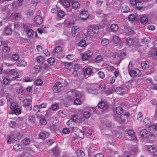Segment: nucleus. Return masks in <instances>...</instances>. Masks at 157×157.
<instances>
[{
	"label": "nucleus",
	"mask_w": 157,
	"mask_h": 157,
	"mask_svg": "<svg viewBox=\"0 0 157 157\" xmlns=\"http://www.w3.org/2000/svg\"><path fill=\"white\" fill-rule=\"evenodd\" d=\"M80 6V4L77 2H74L72 4V6L73 9H78Z\"/></svg>",
	"instance_id": "2f4dec72"
},
{
	"label": "nucleus",
	"mask_w": 157,
	"mask_h": 157,
	"mask_svg": "<svg viewBox=\"0 0 157 157\" xmlns=\"http://www.w3.org/2000/svg\"><path fill=\"white\" fill-rule=\"evenodd\" d=\"M88 13V12L87 11L85 10L82 11L80 13L81 14L82 16H84L85 17H81V19L83 20H85L87 19L89 16Z\"/></svg>",
	"instance_id": "1a4fd4ad"
},
{
	"label": "nucleus",
	"mask_w": 157,
	"mask_h": 157,
	"mask_svg": "<svg viewBox=\"0 0 157 157\" xmlns=\"http://www.w3.org/2000/svg\"><path fill=\"white\" fill-rule=\"evenodd\" d=\"M26 32L28 36L30 37L32 36L34 33L32 29H30L27 30Z\"/></svg>",
	"instance_id": "72a5a7b5"
},
{
	"label": "nucleus",
	"mask_w": 157,
	"mask_h": 157,
	"mask_svg": "<svg viewBox=\"0 0 157 157\" xmlns=\"http://www.w3.org/2000/svg\"><path fill=\"white\" fill-rule=\"evenodd\" d=\"M23 73L21 71L19 72H15L13 73L12 75L13 76H15L14 78H18L21 77Z\"/></svg>",
	"instance_id": "f3484780"
},
{
	"label": "nucleus",
	"mask_w": 157,
	"mask_h": 157,
	"mask_svg": "<svg viewBox=\"0 0 157 157\" xmlns=\"http://www.w3.org/2000/svg\"><path fill=\"white\" fill-rule=\"evenodd\" d=\"M7 143L8 144H10L11 142L15 141V138H12L10 135H8L7 136Z\"/></svg>",
	"instance_id": "bb28decb"
},
{
	"label": "nucleus",
	"mask_w": 157,
	"mask_h": 157,
	"mask_svg": "<svg viewBox=\"0 0 157 157\" xmlns=\"http://www.w3.org/2000/svg\"><path fill=\"white\" fill-rule=\"evenodd\" d=\"M18 107V105L16 103H13L10 105V109L13 111Z\"/></svg>",
	"instance_id": "ea45409f"
},
{
	"label": "nucleus",
	"mask_w": 157,
	"mask_h": 157,
	"mask_svg": "<svg viewBox=\"0 0 157 157\" xmlns=\"http://www.w3.org/2000/svg\"><path fill=\"white\" fill-rule=\"evenodd\" d=\"M112 40L114 43H117L120 41V38L117 36H114L113 37Z\"/></svg>",
	"instance_id": "e433bc0d"
},
{
	"label": "nucleus",
	"mask_w": 157,
	"mask_h": 157,
	"mask_svg": "<svg viewBox=\"0 0 157 157\" xmlns=\"http://www.w3.org/2000/svg\"><path fill=\"white\" fill-rule=\"evenodd\" d=\"M150 120L147 118H145L143 121L144 124L146 127H147L151 124Z\"/></svg>",
	"instance_id": "aec40b11"
},
{
	"label": "nucleus",
	"mask_w": 157,
	"mask_h": 157,
	"mask_svg": "<svg viewBox=\"0 0 157 157\" xmlns=\"http://www.w3.org/2000/svg\"><path fill=\"white\" fill-rule=\"evenodd\" d=\"M99 31V28L98 26L88 27L87 28V35L88 37L91 38L97 34Z\"/></svg>",
	"instance_id": "f257e3e1"
},
{
	"label": "nucleus",
	"mask_w": 157,
	"mask_h": 157,
	"mask_svg": "<svg viewBox=\"0 0 157 157\" xmlns=\"http://www.w3.org/2000/svg\"><path fill=\"white\" fill-rule=\"evenodd\" d=\"M14 18L16 20H19L20 17V14L18 13H15L14 14Z\"/></svg>",
	"instance_id": "338daca9"
},
{
	"label": "nucleus",
	"mask_w": 157,
	"mask_h": 157,
	"mask_svg": "<svg viewBox=\"0 0 157 157\" xmlns=\"http://www.w3.org/2000/svg\"><path fill=\"white\" fill-rule=\"evenodd\" d=\"M51 121L52 124V126L54 127H56L58 124V121L56 118L55 117H52L51 119Z\"/></svg>",
	"instance_id": "4468645a"
},
{
	"label": "nucleus",
	"mask_w": 157,
	"mask_h": 157,
	"mask_svg": "<svg viewBox=\"0 0 157 157\" xmlns=\"http://www.w3.org/2000/svg\"><path fill=\"white\" fill-rule=\"evenodd\" d=\"M140 21L141 24L144 25L148 22V19L146 17H142L140 18Z\"/></svg>",
	"instance_id": "c756f323"
},
{
	"label": "nucleus",
	"mask_w": 157,
	"mask_h": 157,
	"mask_svg": "<svg viewBox=\"0 0 157 157\" xmlns=\"http://www.w3.org/2000/svg\"><path fill=\"white\" fill-rule=\"evenodd\" d=\"M12 57L15 60H17L19 58V55L16 54H14L13 55Z\"/></svg>",
	"instance_id": "0e129e2a"
},
{
	"label": "nucleus",
	"mask_w": 157,
	"mask_h": 157,
	"mask_svg": "<svg viewBox=\"0 0 157 157\" xmlns=\"http://www.w3.org/2000/svg\"><path fill=\"white\" fill-rule=\"evenodd\" d=\"M105 106V103L103 101H101L98 105V107L100 109L103 108Z\"/></svg>",
	"instance_id": "a18cd8bd"
},
{
	"label": "nucleus",
	"mask_w": 157,
	"mask_h": 157,
	"mask_svg": "<svg viewBox=\"0 0 157 157\" xmlns=\"http://www.w3.org/2000/svg\"><path fill=\"white\" fill-rule=\"evenodd\" d=\"M76 153L78 156L83 157L85 155L84 153L81 150H77L76 151Z\"/></svg>",
	"instance_id": "4be33fe9"
},
{
	"label": "nucleus",
	"mask_w": 157,
	"mask_h": 157,
	"mask_svg": "<svg viewBox=\"0 0 157 157\" xmlns=\"http://www.w3.org/2000/svg\"><path fill=\"white\" fill-rule=\"evenodd\" d=\"M65 67L67 69H70L71 68V64L70 63H65L64 64Z\"/></svg>",
	"instance_id": "09e8293b"
},
{
	"label": "nucleus",
	"mask_w": 157,
	"mask_h": 157,
	"mask_svg": "<svg viewBox=\"0 0 157 157\" xmlns=\"http://www.w3.org/2000/svg\"><path fill=\"white\" fill-rule=\"evenodd\" d=\"M98 75L99 77L101 79H103L105 77V74L103 72L99 71L98 73Z\"/></svg>",
	"instance_id": "bf43d9fd"
},
{
	"label": "nucleus",
	"mask_w": 157,
	"mask_h": 157,
	"mask_svg": "<svg viewBox=\"0 0 157 157\" xmlns=\"http://www.w3.org/2000/svg\"><path fill=\"white\" fill-rule=\"evenodd\" d=\"M130 2L132 6H134L136 4V9L137 10H140L142 9V6H137V4L138 5L139 4H141L140 2H138L136 3V0H130Z\"/></svg>",
	"instance_id": "9d476101"
},
{
	"label": "nucleus",
	"mask_w": 157,
	"mask_h": 157,
	"mask_svg": "<svg viewBox=\"0 0 157 157\" xmlns=\"http://www.w3.org/2000/svg\"><path fill=\"white\" fill-rule=\"evenodd\" d=\"M90 115V113L88 111H86L83 113V117L85 118H88Z\"/></svg>",
	"instance_id": "c03bdc74"
},
{
	"label": "nucleus",
	"mask_w": 157,
	"mask_h": 157,
	"mask_svg": "<svg viewBox=\"0 0 157 157\" xmlns=\"http://www.w3.org/2000/svg\"><path fill=\"white\" fill-rule=\"evenodd\" d=\"M109 40L108 39L105 38H102L101 40V43L102 45L105 46L107 45L108 44H109Z\"/></svg>",
	"instance_id": "5701e85b"
},
{
	"label": "nucleus",
	"mask_w": 157,
	"mask_h": 157,
	"mask_svg": "<svg viewBox=\"0 0 157 157\" xmlns=\"http://www.w3.org/2000/svg\"><path fill=\"white\" fill-rule=\"evenodd\" d=\"M39 135L40 139L44 140L46 138V136L48 135V134L47 132H42L40 133Z\"/></svg>",
	"instance_id": "b1692460"
},
{
	"label": "nucleus",
	"mask_w": 157,
	"mask_h": 157,
	"mask_svg": "<svg viewBox=\"0 0 157 157\" xmlns=\"http://www.w3.org/2000/svg\"><path fill=\"white\" fill-rule=\"evenodd\" d=\"M119 57V53L117 52H114L112 54V57L114 60H117L119 63L121 62V59Z\"/></svg>",
	"instance_id": "0eeeda50"
},
{
	"label": "nucleus",
	"mask_w": 157,
	"mask_h": 157,
	"mask_svg": "<svg viewBox=\"0 0 157 157\" xmlns=\"http://www.w3.org/2000/svg\"><path fill=\"white\" fill-rule=\"evenodd\" d=\"M126 56V54L125 52H122L121 53H119V57H120V59H121V62L122 60L123 59L124 57Z\"/></svg>",
	"instance_id": "e2e57ef3"
},
{
	"label": "nucleus",
	"mask_w": 157,
	"mask_h": 157,
	"mask_svg": "<svg viewBox=\"0 0 157 157\" xmlns=\"http://www.w3.org/2000/svg\"><path fill=\"white\" fill-rule=\"evenodd\" d=\"M62 51V48L60 46H58L55 47L54 50L53 51V53L54 54L59 53Z\"/></svg>",
	"instance_id": "6ab92c4d"
},
{
	"label": "nucleus",
	"mask_w": 157,
	"mask_h": 157,
	"mask_svg": "<svg viewBox=\"0 0 157 157\" xmlns=\"http://www.w3.org/2000/svg\"><path fill=\"white\" fill-rule=\"evenodd\" d=\"M30 140L28 138L24 139L22 141V142H23V144L25 145L29 144L30 143Z\"/></svg>",
	"instance_id": "4c0bfd02"
},
{
	"label": "nucleus",
	"mask_w": 157,
	"mask_h": 157,
	"mask_svg": "<svg viewBox=\"0 0 157 157\" xmlns=\"http://www.w3.org/2000/svg\"><path fill=\"white\" fill-rule=\"evenodd\" d=\"M36 60L38 62L40 63H42L44 61L43 57L41 56H38Z\"/></svg>",
	"instance_id": "37998d69"
},
{
	"label": "nucleus",
	"mask_w": 157,
	"mask_h": 157,
	"mask_svg": "<svg viewBox=\"0 0 157 157\" xmlns=\"http://www.w3.org/2000/svg\"><path fill=\"white\" fill-rule=\"evenodd\" d=\"M116 113L118 115L121 114L123 112V109L120 107H117L116 108Z\"/></svg>",
	"instance_id": "f704fd0d"
},
{
	"label": "nucleus",
	"mask_w": 157,
	"mask_h": 157,
	"mask_svg": "<svg viewBox=\"0 0 157 157\" xmlns=\"http://www.w3.org/2000/svg\"><path fill=\"white\" fill-rule=\"evenodd\" d=\"M40 123L41 125H45L47 122L45 119L44 118H41L40 120Z\"/></svg>",
	"instance_id": "13d9d810"
},
{
	"label": "nucleus",
	"mask_w": 157,
	"mask_h": 157,
	"mask_svg": "<svg viewBox=\"0 0 157 157\" xmlns=\"http://www.w3.org/2000/svg\"><path fill=\"white\" fill-rule=\"evenodd\" d=\"M35 82L37 86H41L43 84V81L40 79H37L35 81Z\"/></svg>",
	"instance_id": "79ce46f5"
},
{
	"label": "nucleus",
	"mask_w": 157,
	"mask_h": 157,
	"mask_svg": "<svg viewBox=\"0 0 157 157\" xmlns=\"http://www.w3.org/2000/svg\"><path fill=\"white\" fill-rule=\"evenodd\" d=\"M64 12L62 10L59 11L58 13V15L60 18H62L64 16Z\"/></svg>",
	"instance_id": "603ef678"
},
{
	"label": "nucleus",
	"mask_w": 157,
	"mask_h": 157,
	"mask_svg": "<svg viewBox=\"0 0 157 157\" xmlns=\"http://www.w3.org/2000/svg\"><path fill=\"white\" fill-rule=\"evenodd\" d=\"M24 105L26 108V109L29 110H30L32 109V106L30 104L31 101L28 99H25L24 100Z\"/></svg>",
	"instance_id": "39448f33"
},
{
	"label": "nucleus",
	"mask_w": 157,
	"mask_h": 157,
	"mask_svg": "<svg viewBox=\"0 0 157 157\" xmlns=\"http://www.w3.org/2000/svg\"><path fill=\"white\" fill-rule=\"evenodd\" d=\"M24 89L22 86H20L17 89V92L18 94H20L24 92Z\"/></svg>",
	"instance_id": "49530a36"
},
{
	"label": "nucleus",
	"mask_w": 157,
	"mask_h": 157,
	"mask_svg": "<svg viewBox=\"0 0 157 157\" xmlns=\"http://www.w3.org/2000/svg\"><path fill=\"white\" fill-rule=\"evenodd\" d=\"M63 87V85L61 83L58 82L56 83L53 86V90L55 93L60 92L61 88Z\"/></svg>",
	"instance_id": "20e7f679"
},
{
	"label": "nucleus",
	"mask_w": 157,
	"mask_h": 157,
	"mask_svg": "<svg viewBox=\"0 0 157 157\" xmlns=\"http://www.w3.org/2000/svg\"><path fill=\"white\" fill-rule=\"evenodd\" d=\"M129 8L127 6L124 5L122 6L121 9V11L122 12L127 13L129 12Z\"/></svg>",
	"instance_id": "dca6fc26"
},
{
	"label": "nucleus",
	"mask_w": 157,
	"mask_h": 157,
	"mask_svg": "<svg viewBox=\"0 0 157 157\" xmlns=\"http://www.w3.org/2000/svg\"><path fill=\"white\" fill-rule=\"evenodd\" d=\"M52 151L53 153L55 155L59 154V153L58 148L56 147L52 149Z\"/></svg>",
	"instance_id": "c9c22d12"
},
{
	"label": "nucleus",
	"mask_w": 157,
	"mask_h": 157,
	"mask_svg": "<svg viewBox=\"0 0 157 157\" xmlns=\"http://www.w3.org/2000/svg\"><path fill=\"white\" fill-rule=\"evenodd\" d=\"M116 91L118 94L120 95H122L124 92V90L123 88L119 87L116 89Z\"/></svg>",
	"instance_id": "a878e982"
},
{
	"label": "nucleus",
	"mask_w": 157,
	"mask_h": 157,
	"mask_svg": "<svg viewBox=\"0 0 157 157\" xmlns=\"http://www.w3.org/2000/svg\"><path fill=\"white\" fill-rule=\"evenodd\" d=\"M10 79L7 77H5L3 79V83L4 84L6 85L10 83Z\"/></svg>",
	"instance_id": "5fc2aeb1"
},
{
	"label": "nucleus",
	"mask_w": 157,
	"mask_h": 157,
	"mask_svg": "<svg viewBox=\"0 0 157 157\" xmlns=\"http://www.w3.org/2000/svg\"><path fill=\"white\" fill-rule=\"evenodd\" d=\"M147 150L151 153H153L155 151V147L153 145H149L147 147Z\"/></svg>",
	"instance_id": "7c9ffc66"
},
{
	"label": "nucleus",
	"mask_w": 157,
	"mask_h": 157,
	"mask_svg": "<svg viewBox=\"0 0 157 157\" xmlns=\"http://www.w3.org/2000/svg\"><path fill=\"white\" fill-rule=\"evenodd\" d=\"M85 73L87 75H90L93 72L92 69L90 68H87L85 71Z\"/></svg>",
	"instance_id": "a19ab883"
},
{
	"label": "nucleus",
	"mask_w": 157,
	"mask_h": 157,
	"mask_svg": "<svg viewBox=\"0 0 157 157\" xmlns=\"http://www.w3.org/2000/svg\"><path fill=\"white\" fill-rule=\"evenodd\" d=\"M107 151L108 154V155L109 156H111L113 155L118 154V151H114L113 150L110 148H109L107 150Z\"/></svg>",
	"instance_id": "2eb2a0df"
},
{
	"label": "nucleus",
	"mask_w": 157,
	"mask_h": 157,
	"mask_svg": "<svg viewBox=\"0 0 157 157\" xmlns=\"http://www.w3.org/2000/svg\"><path fill=\"white\" fill-rule=\"evenodd\" d=\"M18 67H25L27 65V63L24 60H20L16 63Z\"/></svg>",
	"instance_id": "9b49d317"
},
{
	"label": "nucleus",
	"mask_w": 157,
	"mask_h": 157,
	"mask_svg": "<svg viewBox=\"0 0 157 157\" xmlns=\"http://www.w3.org/2000/svg\"><path fill=\"white\" fill-rule=\"evenodd\" d=\"M102 57L100 55L98 56L95 58V60L97 63L101 61L102 60Z\"/></svg>",
	"instance_id": "052dcab7"
},
{
	"label": "nucleus",
	"mask_w": 157,
	"mask_h": 157,
	"mask_svg": "<svg viewBox=\"0 0 157 157\" xmlns=\"http://www.w3.org/2000/svg\"><path fill=\"white\" fill-rule=\"evenodd\" d=\"M55 59L52 58H50L48 59V62L50 64H53L55 63Z\"/></svg>",
	"instance_id": "6e6d98bb"
},
{
	"label": "nucleus",
	"mask_w": 157,
	"mask_h": 157,
	"mask_svg": "<svg viewBox=\"0 0 157 157\" xmlns=\"http://www.w3.org/2000/svg\"><path fill=\"white\" fill-rule=\"evenodd\" d=\"M81 101L79 98H76L74 101V103L75 105H78L81 104Z\"/></svg>",
	"instance_id": "69168bd1"
},
{
	"label": "nucleus",
	"mask_w": 157,
	"mask_h": 157,
	"mask_svg": "<svg viewBox=\"0 0 157 157\" xmlns=\"http://www.w3.org/2000/svg\"><path fill=\"white\" fill-rule=\"evenodd\" d=\"M73 92L75 94V97L76 98L80 99L82 97L83 94L82 92L81 91H78L75 90Z\"/></svg>",
	"instance_id": "f8f14e48"
},
{
	"label": "nucleus",
	"mask_w": 157,
	"mask_h": 157,
	"mask_svg": "<svg viewBox=\"0 0 157 157\" xmlns=\"http://www.w3.org/2000/svg\"><path fill=\"white\" fill-rule=\"evenodd\" d=\"M14 113L16 115H19L21 113V110L19 108H17L13 110Z\"/></svg>",
	"instance_id": "de8ad7c7"
},
{
	"label": "nucleus",
	"mask_w": 157,
	"mask_h": 157,
	"mask_svg": "<svg viewBox=\"0 0 157 157\" xmlns=\"http://www.w3.org/2000/svg\"><path fill=\"white\" fill-rule=\"evenodd\" d=\"M2 50L4 52L7 53L10 52V49L8 46H5L3 47Z\"/></svg>",
	"instance_id": "58836bf2"
},
{
	"label": "nucleus",
	"mask_w": 157,
	"mask_h": 157,
	"mask_svg": "<svg viewBox=\"0 0 157 157\" xmlns=\"http://www.w3.org/2000/svg\"><path fill=\"white\" fill-rule=\"evenodd\" d=\"M90 56L87 55V54L84 53L82 57V59L83 60H87Z\"/></svg>",
	"instance_id": "8fccbe9b"
},
{
	"label": "nucleus",
	"mask_w": 157,
	"mask_h": 157,
	"mask_svg": "<svg viewBox=\"0 0 157 157\" xmlns=\"http://www.w3.org/2000/svg\"><path fill=\"white\" fill-rule=\"evenodd\" d=\"M63 5L66 7L68 8L69 7L70 4L69 2L68 1L65 0L63 2Z\"/></svg>",
	"instance_id": "864d4df0"
},
{
	"label": "nucleus",
	"mask_w": 157,
	"mask_h": 157,
	"mask_svg": "<svg viewBox=\"0 0 157 157\" xmlns=\"http://www.w3.org/2000/svg\"><path fill=\"white\" fill-rule=\"evenodd\" d=\"M34 21L36 24H41L43 21L42 18L40 16L37 15L34 18Z\"/></svg>",
	"instance_id": "6e6552de"
},
{
	"label": "nucleus",
	"mask_w": 157,
	"mask_h": 157,
	"mask_svg": "<svg viewBox=\"0 0 157 157\" xmlns=\"http://www.w3.org/2000/svg\"><path fill=\"white\" fill-rule=\"evenodd\" d=\"M141 66L143 69L147 70L149 67L148 62H142L141 64Z\"/></svg>",
	"instance_id": "412c9836"
},
{
	"label": "nucleus",
	"mask_w": 157,
	"mask_h": 157,
	"mask_svg": "<svg viewBox=\"0 0 157 157\" xmlns=\"http://www.w3.org/2000/svg\"><path fill=\"white\" fill-rule=\"evenodd\" d=\"M129 74L131 77L140 76L141 75V72L140 71L137 69L136 70H132L128 72Z\"/></svg>",
	"instance_id": "7ed1b4c3"
},
{
	"label": "nucleus",
	"mask_w": 157,
	"mask_h": 157,
	"mask_svg": "<svg viewBox=\"0 0 157 157\" xmlns=\"http://www.w3.org/2000/svg\"><path fill=\"white\" fill-rule=\"evenodd\" d=\"M135 17L134 14L130 15L128 17V19L129 21H133L135 20Z\"/></svg>",
	"instance_id": "4d7b16f0"
},
{
	"label": "nucleus",
	"mask_w": 157,
	"mask_h": 157,
	"mask_svg": "<svg viewBox=\"0 0 157 157\" xmlns=\"http://www.w3.org/2000/svg\"><path fill=\"white\" fill-rule=\"evenodd\" d=\"M79 46L82 47H85L86 46L85 40L84 39L81 40L78 43Z\"/></svg>",
	"instance_id": "c85d7f7f"
},
{
	"label": "nucleus",
	"mask_w": 157,
	"mask_h": 157,
	"mask_svg": "<svg viewBox=\"0 0 157 157\" xmlns=\"http://www.w3.org/2000/svg\"><path fill=\"white\" fill-rule=\"evenodd\" d=\"M126 42L128 45H132L133 44V41L132 38L128 37L126 39Z\"/></svg>",
	"instance_id": "473e14b6"
},
{
	"label": "nucleus",
	"mask_w": 157,
	"mask_h": 157,
	"mask_svg": "<svg viewBox=\"0 0 157 157\" xmlns=\"http://www.w3.org/2000/svg\"><path fill=\"white\" fill-rule=\"evenodd\" d=\"M70 130L67 128H64L63 130V132L65 134H68L70 133Z\"/></svg>",
	"instance_id": "680f3d73"
},
{
	"label": "nucleus",
	"mask_w": 157,
	"mask_h": 157,
	"mask_svg": "<svg viewBox=\"0 0 157 157\" xmlns=\"http://www.w3.org/2000/svg\"><path fill=\"white\" fill-rule=\"evenodd\" d=\"M5 33L7 35L10 34L12 33V30L8 26H6V27Z\"/></svg>",
	"instance_id": "cd10ccee"
},
{
	"label": "nucleus",
	"mask_w": 157,
	"mask_h": 157,
	"mask_svg": "<svg viewBox=\"0 0 157 157\" xmlns=\"http://www.w3.org/2000/svg\"><path fill=\"white\" fill-rule=\"evenodd\" d=\"M9 125L10 127H14L16 125V123L15 121H12L10 122Z\"/></svg>",
	"instance_id": "774afa93"
},
{
	"label": "nucleus",
	"mask_w": 157,
	"mask_h": 157,
	"mask_svg": "<svg viewBox=\"0 0 157 157\" xmlns=\"http://www.w3.org/2000/svg\"><path fill=\"white\" fill-rule=\"evenodd\" d=\"M73 132L75 133V134L78 137L83 138L84 137L83 133L79 129L77 128H73Z\"/></svg>",
	"instance_id": "f03ea898"
},
{
	"label": "nucleus",
	"mask_w": 157,
	"mask_h": 157,
	"mask_svg": "<svg viewBox=\"0 0 157 157\" xmlns=\"http://www.w3.org/2000/svg\"><path fill=\"white\" fill-rule=\"evenodd\" d=\"M141 136L145 138L147 137L149 135V133L145 129H142L140 132Z\"/></svg>",
	"instance_id": "ddd939ff"
},
{
	"label": "nucleus",
	"mask_w": 157,
	"mask_h": 157,
	"mask_svg": "<svg viewBox=\"0 0 157 157\" xmlns=\"http://www.w3.org/2000/svg\"><path fill=\"white\" fill-rule=\"evenodd\" d=\"M127 133L130 136L133 137V139H136L134 132L132 130L129 129L127 130Z\"/></svg>",
	"instance_id": "a211bd4d"
},
{
	"label": "nucleus",
	"mask_w": 157,
	"mask_h": 157,
	"mask_svg": "<svg viewBox=\"0 0 157 157\" xmlns=\"http://www.w3.org/2000/svg\"><path fill=\"white\" fill-rule=\"evenodd\" d=\"M110 29L112 31L116 32L118 29V26L116 24H112L111 26Z\"/></svg>",
	"instance_id": "393cba45"
},
{
	"label": "nucleus",
	"mask_w": 157,
	"mask_h": 157,
	"mask_svg": "<svg viewBox=\"0 0 157 157\" xmlns=\"http://www.w3.org/2000/svg\"><path fill=\"white\" fill-rule=\"evenodd\" d=\"M79 31L78 27L77 26H73L71 28V34L72 36L75 37L76 34Z\"/></svg>",
	"instance_id": "423d86ee"
},
{
	"label": "nucleus",
	"mask_w": 157,
	"mask_h": 157,
	"mask_svg": "<svg viewBox=\"0 0 157 157\" xmlns=\"http://www.w3.org/2000/svg\"><path fill=\"white\" fill-rule=\"evenodd\" d=\"M99 89L101 91H103L105 89V86L104 83H102L100 84L98 86Z\"/></svg>",
	"instance_id": "3c124183"
}]
</instances>
